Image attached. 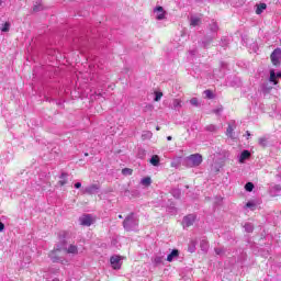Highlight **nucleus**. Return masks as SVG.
<instances>
[{
  "label": "nucleus",
  "instance_id": "obj_45",
  "mask_svg": "<svg viewBox=\"0 0 281 281\" xmlns=\"http://www.w3.org/2000/svg\"><path fill=\"white\" fill-rule=\"evenodd\" d=\"M159 130H160L159 126H157V127H156V131H159Z\"/></svg>",
  "mask_w": 281,
  "mask_h": 281
},
{
  "label": "nucleus",
  "instance_id": "obj_41",
  "mask_svg": "<svg viewBox=\"0 0 281 281\" xmlns=\"http://www.w3.org/2000/svg\"><path fill=\"white\" fill-rule=\"evenodd\" d=\"M3 229H5V224H3V223L0 221V232H3Z\"/></svg>",
  "mask_w": 281,
  "mask_h": 281
},
{
  "label": "nucleus",
  "instance_id": "obj_35",
  "mask_svg": "<svg viewBox=\"0 0 281 281\" xmlns=\"http://www.w3.org/2000/svg\"><path fill=\"white\" fill-rule=\"evenodd\" d=\"M215 254L217 256H223L225 254V248H215Z\"/></svg>",
  "mask_w": 281,
  "mask_h": 281
},
{
  "label": "nucleus",
  "instance_id": "obj_47",
  "mask_svg": "<svg viewBox=\"0 0 281 281\" xmlns=\"http://www.w3.org/2000/svg\"><path fill=\"white\" fill-rule=\"evenodd\" d=\"M86 157H89V154H85Z\"/></svg>",
  "mask_w": 281,
  "mask_h": 281
},
{
  "label": "nucleus",
  "instance_id": "obj_6",
  "mask_svg": "<svg viewBox=\"0 0 281 281\" xmlns=\"http://www.w3.org/2000/svg\"><path fill=\"white\" fill-rule=\"evenodd\" d=\"M195 221H196V215L189 214V215L184 216V218L182 221V225H183V227H192V225H194Z\"/></svg>",
  "mask_w": 281,
  "mask_h": 281
},
{
  "label": "nucleus",
  "instance_id": "obj_8",
  "mask_svg": "<svg viewBox=\"0 0 281 281\" xmlns=\"http://www.w3.org/2000/svg\"><path fill=\"white\" fill-rule=\"evenodd\" d=\"M154 13L156 14L157 21H164V19H166V11L164 10V7H156L154 9Z\"/></svg>",
  "mask_w": 281,
  "mask_h": 281
},
{
  "label": "nucleus",
  "instance_id": "obj_31",
  "mask_svg": "<svg viewBox=\"0 0 281 281\" xmlns=\"http://www.w3.org/2000/svg\"><path fill=\"white\" fill-rule=\"evenodd\" d=\"M161 98H164V93L162 92H155V102H159V100H161Z\"/></svg>",
  "mask_w": 281,
  "mask_h": 281
},
{
  "label": "nucleus",
  "instance_id": "obj_24",
  "mask_svg": "<svg viewBox=\"0 0 281 281\" xmlns=\"http://www.w3.org/2000/svg\"><path fill=\"white\" fill-rule=\"evenodd\" d=\"M43 10V4L41 2H36L33 7V12H41Z\"/></svg>",
  "mask_w": 281,
  "mask_h": 281
},
{
  "label": "nucleus",
  "instance_id": "obj_39",
  "mask_svg": "<svg viewBox=\"0 0 281 281\" xmlns=\"http://www.w3.org/2000/svg\"><path fill=\"white\" fill-rule=\"evenodd\" d=\"M213 113H215V115H221V113H223V108L214 109Z\"/></svg>",
  "mask_w": 281,
  "mask_h": 281
},
{
  "label": "nucleus",
  "instance_id": "obj_38",
  "mask_svg": "<svg viewBox=\"0 0 281 281\" xmlns=\"http://www.w3.org/2000/svg\"><path fill=\"white\" fill-rule=\"evenodd\" d=\"M259 145L267 146V138H263V137L259 138Z\"/></svg>",
  "mask_w": 281,
  "mask_h": 281
},
{
  "label": "nucleus",
  "instance_id": "obj_18",
  "mask_svg": "<svg viewBox=\"0 0 281 281\" xmlns=\"http://www.w3.org/2000/svg\"><path fill=\"white\" fill-rule=\"evenodd\" d=\"M200 247L202 251H207V249H210V244L207 243L206 239H202L200 243Z\"/></svg>",
  "mask_w": 281,
  "mask_h": 281
},
{
  "label": "nucleus",
  "instance_id": "obj_9",
  "mask_svg": "<svg viewBox=\"0 0 281 281\" xmlns=\"http://www.w3.org/2000/svg\"><path fill=\"white\" fill-rule=\"evenodd\" d=\"M121 260L122 259L120 258V256H117V255L112 256L110 258V262H111L112 268L115 269V270L121 269V267H122Z\"/></svg>",
  "mask_w": 281,
  "mask_h": 281
},
{
  "label": "nucleus",
  "instance_id": "obj_7",
  "mask_svg": "<svg viewBox=\"0 0 281 281\" xmlns=\"http://www.w3.org/2000/svg\"><path fill=\"white\" fill-rule=\"evenodd\" d=\"M98 190H100V186L91 184L89 187L81 189V193L82 194H98Z\"/></svg>",
  "mask_w": 281,
  "mask_h": 281
},
{
  "label": "nucleus",
  "instance_id": "obj_1",
  "mask_svg": "<svg viewBox=\"0 0 281 281\" xmlns=\"http://www.w3.org/2000/svg\"><path fill=\"white\" fill-rule=\"evenodd\" d=\"M65 236H67V233L65 232L59 234V241L48 255L53 262H63V257H60L61 251H66V254H71L72 256H78V246L70 244L67 247V239H65Z\"/></svg>",
  "mask_w": 281,
  "mask_h": 281
},
{
  "label": "nucleus",
  "instance_id": "obj_50",
  "mask_svg": "<svg viewBox=\"0 0 281 281\" xmlns=\"http://www.w3.org/2000/svg\"><path fill=\"white\" fill-rule=\"evenodd\" d=\"M98 95H102V93H99Z\"/></svg>",
  "mask_w": 281,
  "mask_h": 281
},
{
  "label": "nucleus",
  "instance_id": "obj_14",
  "mask_svg": "<svg viewBox=\"0 0 281 281\" xmlns=\"http://www.w3.org/2000/svg\"><path fill=\"white\" fill-rule=\"evenodd\" d=\"M216 38V35L206 36L204 41L202 42L203 47H207L210 43H212Z\"/></svg>",
  "mask_w": 281,
  "mask_h": 281
},
{
  "label": "nucleus",
  "instance_id": "obj_30",
  "mask_svg": "<svg viewBox=\"0 0 281 281\" xmlns=\"http://www.w3.org/2000/svg\"><path fill=\"white\" fill-rule=\"evenodd\" d=\"M1 32H10V22H5L2 27Z\"/></svg>",
  "mask_w": 281,
  "mask_h": 281
},
{
  "label": "nucleus",
  "instance_id": "obj_48",
  "mask_svg": "<svg viewBox=\"0 0 281 281\" xmlns=\"http://www.w3.org/2000/svg\"><path fill=\"white\" fill-rule=\"evenodd\" d=\"M119 218H122V215H119Z\"/></svg>",
  "mask_w": 281,
  "mask_h": 281
},
{
  "label": "nucleus",
  "instance_id": "obj_17",
  "mask_svg": "<svg viewBox=\"0 0 281 281\" xmlns=\"http://www.w3.org/2000/svg\"><path fill=\"white\" fill-rule=\"evenodd\" d=\"M199 23H201V18L191 16L190 25H192V27H196V25H199Z\"/></svg>",
  "mask_w": 281,
  "mask_h": 281
},
{
  "label": "nucleus",
  "instance_id": "obj_46",
  "mask_svg": "<svg viewBox=\"0 0 281 281\" xmlns=\"http://www.w3.org/2000/svg\"><path fill=\"white\" fill-rule=\"evenodd\" d=\"M249 135H251V134H249V132H247V136L249 137Z\"/></svg>",
  "mask_w": 281,
  "mask_h": 281
},
{
  "label": "nucleus",
  "instance_id": "obj_11",
  "mask_svg": "<svg viewBox=\"0 0 281 281\" xmlns=\"http://www.w3.org/2000/svg\"><path fill=\"white\" fill-rule=\"evenodd\" d=\"M236 128V122L228 123V127L226 130L227 137H234V130Z\"/></svg>",
  "mask_w": 281,
  "mask_h": 281
},
{
  "label": "nucleus",
  "instance_id": "obj_13",
  "mask_svg": "<svg viewBox=\"0 0 281 281\" xmlns=\"http://www.w3.org/2000/svg\"><path fill=\"white\" fill-rule=\"evenodd\" d=\"M179 257V250L173 249L168 256H167V261L172 262L175 258Z\"/></svg>",
  "mask_w": 281,
  "mask_h": 281
},
{
  "label": "nucleus",
  "instance_id": "obj_15",
  "mask_svg": "<svg viewBox=\"0 0 281 281\" xmlns=\"http://www.w3.org/2000/svg\"><path fill=\"white\" fill-rule=\"evenodd\" d=\"M267 10V3H259L257 4L256 14H261Z\"/></svg>",
  "mask_w": 281,
  "mask_h": 281
},
{
  "label": "nucleus",
  "instance_id": "obj_49",
  "mask_svg": "<svg viewBox=\"0 0 281 281\" xmlns=\"http://www.w3.org/2000/svg\"><path fill=\"white\" fill-rule=\"evenodd\" d=\"M53 281H58V279H54Z\"/></svg>",
  "mask_w": 281,
  "mask_h": 281
},
{
  "label": "nucleus",
  "instance_id": "obj_40",
  "mask_svg": "<svg viewBox=\"0 0 281 281\" xmlns=\"http://www.w3.org/2000/svg\"><path fill=\"white\" fill-rule=\"evenodd\" d=\"M75 188H76L77 190H79V188H82V183L76 182V183H75Z\"/></svg>",
  "mask_w": 281,
  "mask_h": 281
},
{
  "label": "nucleus",
  "instance_id": "obj_44",
  "mask_svg": "<svg viewBox=\"0 0 281 281\" xmlns=\"http://www.w3.org/2000/svg\"><path fill=\"white\" fill-rule=\"evenodd\" d=\"M5 0H0V5L4 2Z\"/></svg>",
  "mask_w": 281,
  "mask_h": 281
},
{
  "label": "nucleus",
  "instance_id": "obj_43",
  "mask_svg": "<svg viewBox=\"0 0 281 281\" xmlns=\"http://www.w3.org/2000/svg\"><path fill=\"white\" fill-rule=\"evenodd\" d=\"M167 140H168V142H172V136H168V137H167Z\"/></svg>",
  "mask_w": 281,
  "mask_h": 281
},
{
  "label": "nucleus",
  "instance_id": "obj_27",
  "mask_svg": "<svg viewBox=\"0 0 281 281\" xmlns=\"http://www.w3.org/2000/svg\"><path fill=\"white\" fill-rule=\"evenodd\" d=\"M210 30L214 33L218 32V24H216V22H212L210 25Z\"/></svg>",
  "mask_w": 281,
  "mask_h": 281
},
{
  "label": "nucleus",
  "instance_id": "obj_5",
  "mask_svg": "<svg viewBox=\"0 0 281 281\" xmlns=\"http://www.w3.org/2000/svg\"><path fill=\"white\" fill-rule=\"evenodd\" d=\"M80 225H83L85 227H91L93 225V217L89 214L82 215L79 218Z\"/></svg>",
  "mask_w": 281,
  "mask_h": 281
},
{
  "label": "nucleus",
  "instance_id": "obj_22",
  "mask_svg": "<svg viewBox=\"0 0 281 281\" xmlns=\"http://www.w3.org/2000/svg\"><path fill=\"white\" fill-rule=\"evenodd\" d=\"M59 186H66L67 184V173L63 172L60 176Z\"/></svg>",
  "mask_w": 281,
  "mask_h": 281
},
{
  "label": "nucleus",
  "instance_id": "obj_34",
  "mask_svg": "<svg viewBox=\"0 0 281 281\" xmlns=\"http://www.w3.org/2000/svg\"><path fill=\"white\" fill-rule=\"evenodd\" d=\"M195 250H196V243L195 241H191V246L189 247V251L191 254H194Z\"/></svg>",
  "mask_w": 281,
  "mask_h": 281
},
{
  "label": "nucleus",
  "instance_id": "obj_21",
  "mask_svg": "<svg viewBox=\"0 0 281 281\" xmlns=\"http://www.w3.org/2000/svg\"><path fill=\"white\" fill-rule=\"evenodd\" d=\"M205 131H207L209 133H216V131H218V127L214 124H211L205 127Z\"/></svg>",
  "mask_w": 281,
  "mask_h": 281
},
{
  "label": "nucleus",
  "instance_id": "obj_3",
  "mask_svg": "<svg viewBox=\"0 0 281 281\" xmlns=\"http://www.w3.org/2000/svg\"><path fill=\"white\" fill-rule=\"evenodd\" d=\"M200 164H203V156L201 154H193L187 157V166L189 168H196Z\"/></svg>",
  "mask_w": 281,
  "mask_h": 281
},
{
  "label": "nucleus",
  "instance_id": "obj_19",
  "mask_svg": "<svg viewBox=\"0 0 281 281\" xmlns=\"http://www.w3.org/2000/svg\"><path fill=\"white\" fill-rule=\"evenodd\" d=\"M140 183H142V186H145L146 188H148V186H150V183H153V180L150 179V177H146L140 180Z\"/></svg>",
  "mask_w": 281,
  "mask_h": 281
},
{
  "label": "nucleus",
  "instance_id": "obj_23",
  "mask_svg": "<svg viewBox=\"0 0 281 281\" xmlns=\"http://www.w3.org/2000/svg\"><path fill=\"white\" fill-rule=\"evenodd\" d=\"M171 194H172V196H175V199H180L181 198V190L172 189Z\"/></svg>",
  "mask_w": 281,
  "mask_h": 281
},
{
  "label": "nucleus",
  "instance_id": "obj_16",
  "mask_svg": "<svg viewBox=\"0 0 281 281\" xmlns=\"http://www.w3.org/2000/svg\"><path fill=\"white\" fill-rule=\"evenodd\" d=\"M151 261L155 263L156 267H159V265H164V257L156 256L151 259Z\"/></svg>",
  "mask_w": 281,
  "mask_h": 281
},
{
  "label": "nucleus",
  "instance_id": "obj_2",
  "mask_svg": "<svg viewBox=\"0 0 281 281\" xmlns=\"http://www.w3.org/2000/svg\"><path fill=\"white\" fill-rule=\"evenodd\" d=\"M123 227L126 232H135L139 227V218L135 216V213H131L125 217Z\"/></svg>",
  "mask_w": 281,
  "mask_h": 281
},
{
  "label": "nucleus",
  "instance_id": "obj_12",
  "mask_svg": "<svg viewBox=\"0 0 281 281\" xmlns=\"http://www.w3.org/2000/svg\"><path fill=\"white\" fill-rule=\"evenodd\" d=\"M251 157V153L249 150L241 151L239 156V164H245L246 159H249Z\"/></svg>",
  "mask_w": 281,
  "mask_h": 281
},
{
  "label": "nucleus",
  "instance_id": "obj_20",
  "mask_svg": "<svg viewBox=\"0 0 281 281\" xmlns=\"http://www.w3.org/2000/svg\"><path fill=\"white\" fill-rule=\"evenodd\" d=\"M150 164H151V166H159V161H160V159H159V157L157 156V155H154L151 158H150Z\"/></svg>",
  "mask_w": 281,
  "mask_h": 281
},
{
  "label": "nucleus",
  "instance_id": "obj_32",
  "mask_svg": "<svg viewBox=\"0 0 281 281\" xmlns=\"http://www.w3.org/2000/svg\"><path fill=\"white\" fill-rule=\"evenodd\" d=\"M122 175L131 176V175H133V169L124 168V169H122Z\"/></svg>",
  "mask_w": 281,
  "mask_h": 281
},
{
  "label": "nucleus",
  "instance_id": "obj_33",
  "mask_svg": "<svg viewBox=\"0 0 281 281\" xmlns=\"http://www.w3.org/2000/svg\"><path fill=\"white\" fill-rule=\"evenodd\" d=\"M173 109H181V100L179 99L173 100Z\"/></svg>",
  "mask_w": 281,
  "mask_h": 281
},
{
  "label": "nucleus",
  "instance_id": "obj_28",
  "mask_svg": "<svg viewBox=\"0 0 281 281\" xmlns=\"http://www.w3.org/2000/svg\"><path fill=\"white\" fill-rule=\"evenodd\" d=\"M153 137V133L151 132H144L142 134V139H150Z\"/></svg>",
  "mask_w": 281,
  "mask_h": 281
},
{
  "label": "nucleus",
  "instance_id": "obj_37",
  "mask_svg": "<svg viewBox=\"0 0 281 281\" xmlns=\"http://www.w3.org/2000/svg\"><path fill=\"white\" fill-rule=\"evenodd\" d=\"M246 207H249V210H256V203L255 202H248L246 203Z\"/></svg>",
  "mask_w": 281,
  "mask_h": 281
},
{
  "label": "nucleus",
  "instance_id": "obj_42",
  "mask_svg": "<svg viewBox=\"0 0 281 281\" xmlns=\"http://www.w3.org/2000/svg\"><path fill=\"white\" fill-rule=\"evenodd\" d=\"M191 56H194L196 54V50H190Z\"/></svg>",
  "mask_w": 281,
  "mask_h": 281
},
{
  "label": "nucleus",
  "instance_id": "obj_25",
  "mask_svg": "<svg viewBox=\"0 0 281 281\" xmlns=\"http://www.w3.org/2000/svg\"><path fill=\"white\" fill-rule=\"evenodd\" d=\"M204 95H205L209 100H214V92H212V90H205V91H204Z\"/></svg>",
  "mask_w": 281,
  "mask_h": 281
},
{
  "label": "nucleus",
  "instance_id": "obj_36",
  "mask_svg": "<svg viewBox=\"0 0 281 281\" xmlns=\"http://www.w3.org/2000/svg\"><path fill=\"white\" fill-rule=\"evenodd\" d=\"M190 104H192V106H199V99L192 98V99L190 100Z\"/></svg>",
  "mask_w": 281,
  "mask_h": 281
},
{
  "label": "nucleus",
  "instance_id": "obj_29",
  "mask_svg": "<svg viewBox=\"0 0 281 281\" xmlns=\"http://www.w3.org/2000/svg\"><path fill=\"white\" fill-rule=\"evenodd\" d=\"M246 192H254V184L251 182H247L245 184Z\"/></svg>",
  "mask_w": 281,
  "mask_h": 281
},
{
  "label": "nucleus",
  "instance_id": "obj_26",
  "mask_svg": "<svg viewBox=\"0 0 281 281\" xmlns=\"http://www.w3.org/2000/svg\"><path fill=\"white\" fill-rule=\"evenodd\" d=\"M244 227L246 232H248V234H251V232H254V225L251 223H246Z\"/></svg>",
  "mask_w": 281,
  "mask_h": 281
},
{
  "label": "nucleus",
  "instance_id": "obj_10",
  "mask_svg": "<svg viewBox=\"0 0 281 281\" xmlns=\"http://www.w3.org/2000/svg\"><path fill=\"white\" fill-rule=\"evenodd\" d=\"M280 78H281L280 71L276 72L274 69H270V78H269L270 82H272L273 85H278V79Z\"/></svg>",
  "mask_w": 281,
  "mask_h": 281
},
{
  "label": "nucleus",
  "instance_id": "obj_4",
  "mask_svg": "<svg viewBox=\"0 0 281 281\" xmlns=\"http://www.w3.org/2000/svg\"><path fill=\"white\" fill-rule=\"evenodd\" d=\"M270 58H271L272 65H274L276 67H278V65H280V63H281V48H276V49L271 53Z\"/></svg>",
  "mask_w": 281,
  "mask_h": 281
}]
</instances>
